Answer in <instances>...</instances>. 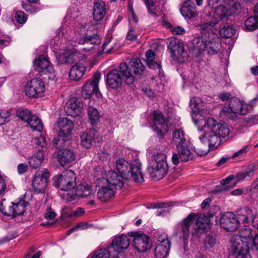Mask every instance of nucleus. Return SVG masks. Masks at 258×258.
I'll list each match as a JSON object with an SVG mask.
<instances>
[{"instance_id":"1","label":"nucleus","mask_w":258,"mask_h":258,"mask_svg":"<svg viewBox=\"0 0 258 258\" xmlns=\"http://www.w3.org/2000/svg\"><path fill=\"white\" fill-rule=\"evenodd\" d=\"M204 104L200 98L193 97L190 99L191 117L198 130L204 132L199 137L200 142L213 150L219 145L221 138L229 134L230 130L225 123L219 122L212 117L206 118L203 115Z\"/></svg>"},{"instance_id":"2","label":"nucleus","mask_w":258,"mask_h":258,"mask_svg":"<svg viewBox=\"0 0 258 258\" xmlns=\"http://www.w3.org/2000/svg\"><path fill=\"white\" fill-rule=\"evenodd\" d=\"M145 69L140 59L132 58L128 64L121 62L119 70H113L107 75V85L112 89H116L122 84L123 81L127 85H132L137 78H140Z\"/></svg>"},{"instance_id":"3","label":"nucleus","mask_w":258,"mask_h":258,"mask_svg":"<svg viewBox=\"0 0 258 258\" xmlns=\"http://www.w3.org/2000/svg\"><path fill=\"white\" fill-rule=\"evenodd\" d=\"M210 219L205 215H198L196 214H190L180 224L183 234V247L180 248L178 251L180 256L191 258L188 255L187 239L191 234L193 236L199 237L202 231L209 227Z\"/></svg>"},{"instance_id":"4","label":"nucleus","mask_w":258,"mask_h":258,"mask_svg":"<svg viewBox=\"0 0 258 258\" xmlns=\"http://www.w3.org/2000/svg\"><path fill=\"white\" fill-rule=\"evenodd\" d=\"M148 154V169L150 176L157 180L163 178L168 170L165 153L160 149L154 148L150 149Z\"/></svg>"},{"instance_id":"5","label":"nucleus","mask_w":258,"mask_h":258,"mask_svg":"<svg viewBox=\"0 0 258 258\" xmlns=\"http://www.w3.org/2000/svg\"><path fill=\"white\" fill-rule=\"evenodd\" d=\"M116 169L118 173L124 177V180L132 179L137 182L143 181L141 164L138 159L131 163L123 159H119L116 161Z\"/></svg>"},{"instance_id":"6","label":"nucleus","mask_w":258,"mask_h":258,"mask_svg":"<svg viewBox=\"0 0 258 258\" xmlns=\"http://www.w3.org/2000/svg\"><path fill=\"white\" fill-rule=\"evenodd\" d=\"M71 41L73 42V45H76L77 43L87 45L82 48L85 51H90L100 43V39L98 36L96 35L93 36L88 35L86 28L85 27H80L75 31Z\"/></svg>"},{"instance_id":"7","label":"nucleus","mask_w":258,"mask_h":258,"mask_svg":"<svg viewBox=\"0 0 258 258\" xmlns=\"http://www.w3.org/2000/svg\"><path fill=\"white\" fill-rule=\"evenodd\" d=\"M197 48L200 52L207 50L209 54H215L221 48L219 38L215 33H205L198 41Z\"/></svg>"},{"instance_id":"8","label":"nucleus","mask_w":258,"mask_h":258,"mask_svg":"<svg viewBox=\"0 0 258 258\" xmlns=\"http://www.w3.org/2000/svg\"><path fill=\"white\" fill-rule=\"evenodd\" d=\"M53 184L62 190H70L76 185V176L71 170H66L53 178Z\"/></svg>"},{"instance_id":"9","label":"nucleus","mask_w":258,"mask_h":258,"mask_svg":"<svg viewBox=\"0 0 258 258\" xmlns=\"http://www.w3.org/2000/svg\"><path fill=\"white\" fill-rule=\"evenodd\" d=\"M34 67L41 75H47L48 79L54 80L56 74L53 65L47 56L41 55L33 61Z\"/></svg>"},{"instance_id":"10","label":"nucleus","mask_w":258,"mask_h":258,"mask_svg":"<svg viewBox=\"0 0 258 258\" xmlns=\"http://www.w3.org/2000/svg\"><path fill=\"white\" fill-rule=\"evenodd\" d=\"M100 79V73L96 72L93 77L84 84L82 89V95L85 98H90L93 94L95 95L97 98L101 97V94L98 87Z\"/></svg>"},{"instance_id":"11","label":"nucleus","mask_w":258,"mask_h":258,"mask_svg":"<svg viewBox=\"0 0 258 258\" xmlns=\"http://www.w3.org/2000/svg\"><path fill=\"white\" fill-rule=\"evenodd\" d=\"M173 59L179 62H184L187 60L188 54L184 50L183 43L179 39H172L168 45Z\"/></svg>"},{"instance_id":"12","label":"nucleus","mask_w":258,"mask_h":258,"mask_svg":"<svg viewBox=\"0 0 258 258\" xmlns=\"http://www.w3.org/2000/svg\"><path fill=\"white\" fill-rule=\"evenodd\" d=\"M128 234L133 238V245L139 252H145L151 247L152 242L149 237L142 232H130Z\"/></svg>"},{"instance_id":"13","label":"nucleus","mask_w":258,"mask_h":258,"mask_svg":"<svg viewBox=\"0 0 258 258\" xmlns=\"http://www.w3.org/2000/svg\"><path fill=\"white\" fill-rule=\"evenodd\" d=\"M247 109V105L244 101L236 97H232L229 101V108H223L221 111V114L229 116L230 113L231 112L234 114L243 115L246 113Z\"/></svg>"},{"instance_id":"14","label":"nucleus","mask_w":258,"mask_h":258,"mask_svg":"<svg viewBox=\"0 0 258 258\" xmlns=\"http://www.w3.org/2000/svg\"><path fill=\"white\" fill-rule=\"evenodd\" d=\"M45 90L44 83L37 78L31 79L25 86L26 94L30 97L38 98L41 97Z\"/></svg>"},{"instance_id":"15","label":"nucleus","mask_w":258,"mask_h":258,"mask_svg":"<svg viewBox=\"0 0 258 258\" xmlns=\"http://www.w3.org/2000/svg\"><path fill=\"white\" fill-rule=\"evenodd\" d=\"M49 177V172L47 169L37 171L32 181V186L34 191L37 194L43 192L47 186Z\"/></svg>"},{"instance_id":"16","label":"nucleus","mask_w":258,"mask_h":258,"mask_svg":"<svg viewBox=\"0 0 258 258\" xmlns=\"http://www.w3.org/2000/svg\"><path fill=\"white\" fill-rule=\"evenodd\" d=\"M129 245L130 239L127 236L125 235H120L115 237L107 248L109 249H112L113 258H119L120 253L126 250Z\"/></svg>"},{"instance_id":"17","label":"nucleus","mask_w":258,"mask_h":258,"mask_svg":"<svg viewBox=\"0 0 258 258\" xmlns=\"http://www.w3.org/2000/svg\"><path fill=\"white\" fill-rule=\"evenodd\" d=\"M242 221L240 219L239 214L237 216L231 212H227L223 214L220 219V224L225 230L234 231L236 230Z\"/></svg>"},{"instance_id":"18","label":"nucleus","mask_w":258,"mask_h":258,"mask_svg":"<svg viewBox=\"0 0 258 258\" xmlns=\"http://www.w3.org/2000/svg\"><path fill=\"white\" fill-rule=\"evenodd\" d=\"M188 145H178L176 147L177 153H173L171 158L172 162L174 165H177L180 161L187 162L193 158L194 154Z\"/></svg>"},{"instance_id":"19","label":"nucleus","mask_w":258,"mask_h":258,"mask_svg":"<svg viewBox=\"0 0 258 258\" xmlns=\"http://www.w3.org/2000/svg\"><path fill=\"white\" fill-rule=\"evenodd\" d=\"M96 183L97 186L100 187L97 192V197L100 200L106 202L114 196V188L108 183L107 184L106 178H98Z\"/></svg>"},{"instance_id":"20","label":"nucleus","mask_w":258,"mask_h":258,"mask_svg":"<svg viewBox=\"0 0 258 258\" xmlns=\"http://www.w3.org/2000/svg\"><path fill=\"white\" fill-rule=\"evenodd\" d=\"M153 120L155 126H153L152 128L154 131L162 136L167 132L166 119L161 112L156 111L154 112Z\"/></svg>"},{"instance_id":"21","label":"nucleus","mask_w":258,"mask_h":258,"mask_svg":"<svg viewBox=\"0 0 258 258\" xmlns=\"http://www.w3.org/2000/svg\"><path fill=\"white\" fill-rule=\"evenodd\" d=\"M240 219L243 224L251 222L252 226L258 229V215H255L251 210L249 209H243L239 214Z\"/></svg>"},{"instance_id":"22","label":"nucleus","mask_w":258,"mask_h":258,"mask_svg":"<svg viewBox=\"0 0 258 258\" xmlns=\"http://www.w3.org/2000/svg\"><path fill=\"white\" fill-rule=\"evenodd\" d=\"M64 110L68 115L75 117L80 115L81 112V107L78 99L75 97L71 98L66 103Z\"/></svg>"},{"instance_id":"23","label":"nucleus","mask_w":258,"mask_h":258,"mask_svg":"<svg viewBox=\"0 0 258 258\" xmlns=\"http://www.w3.org/2000/svg\"><path fill=\"white\" fill-rule=\"evenodd\" d=\"M57 126L59 130V136L61 137L69 136L74 128L73 121L67 117L59 118Z\"/></svg>"},{"instance_id":"24","label":"nucleus","mask_w":258,"mask_h":258,"mask_svg":"<svg viewBox=\"0 0 258 258\" xmlns=\"http://www.w3.org/2000/svg\"><path fill=\"white\" fill-rule=\"evenodd\" d=\"M248 247V244L243 239H241L240 236L238 235L232 236L230 240L229 250L233 254H236L241 250H243V249H247Z\"/></svg>"},{"instance_id":"25","label":"nucleus","mask_w":258,"mask_h":258,"mask_svg":"<svg viewBox=\"0 0 258 258\" xmlns=\"http://www.w3.org/2000/svg\"><path fill=\"white\" fill-rule=\"evenodd\" d=\"M106 180L107 181V184L108 183L113 187L120 188L123 185L124 179L121 174L115 171L110 170L108 173Z\"/></svg>"},{"instance_id":"26","label":"nucleus","mask_w":258,"mask_h":258,"mask_svg":"<svg viewBox=\"0 0 258 258\" xmlns=\"http://www.w3.org/2000/svg\"><path fill=\"white\" fill-rule=\"evenodd\" d=\"M106 14V5L102 0H97L94 4L93 16L95 21L103 19Z\"/></svg>"},{"instance_id":"27","label":"nucleus","mask_w":258,"mask_h":258,"mask_svg":"<svg viewBox=\"0 0 258 258\" xmlns=\"http://www.w3.org/2000/svg\"><path fill=\"white\" fill-rule=\"evenodd\" d=\"M75 158L74 152L69 149H64L58 155V162L62 166H70L74 161Z\"/></svg>"},{"instance_id":"28","label":"nucleus","mask_w":258,"mask_h":258,"mask_svg":"<svg viewBox=\"0 0 258 258\" xmlns=\"http://www.w3.org/2000/svg\"><path fill=\"white\" fill-rule=\"evenodd\" d=\"M180 13L186 18L195 17L197 15V10L194 2L190 0L186 1L180 9Z\"/></svg>"},{"instance_id":"29","label":"nucleus","mask_w":258,"mask_h":258,"mask_svg":"<svg viewBox=\"0 0 258 258\" xmlns=\"http://www.w3.org/2000/svg\"><path fill=\"white\" fill-rule=\"evenodd\" d=\"M86 67L82 63H76L70 70L69 77L71 80L79 81L84 75Z\"/></svg>"},{"instance_id":"30","label":"nucleus","mask_w":258,"mask_h":258,"mask_svg":"<svg viewBox=\"0 0 258 258\" xmlns=\"http://www.w3.org/2000/svg\"><path fill=\"white\" fill-rule=\"evenodd\" d=\"M172 143L177 147L178 145L189 144L186 135L181 128L175 130L172 133Z\"/></svg>"},{"instance_id":"31","label":"nucleus","mask_w":258,"mask_h":258,"mask_svg":"<svg viewBox=\"0 0 258 258\" xmlns=\"http://www.w3.org/2000/svg\"><path fill=\"white\" fill-rule=\"evenodd\" d=\"M79 53L75 50H63L58 52L57 54L60 61L66 63H71L76 60L78 57Z\"/></svg>"},{"instance_id":"32","label":"nucleus","mask_w":258,"mask_h":258,"mask_svg":"<svg viewBox=\"0 0 258 258\" xmlns=\"http://www.w3.org/2000/svg\"><path fill=\"white\" fill-rule=\"evenodd\" d=\"M28 203L24 201H20L17 203H12V206H10L9 215L16 217L22 215L26 210Z\"/></svg>"},{"instance_id":"33","label":"nucleus","mask_w":258,"mask_h":258,"mask_svg":"<svg viewBox=\"0 0 258 258\" xmlns=\"http://www.w3.org/2000/svg\"><path fill=\"white\" fill-rule=\"evenodd\" d=\"M44 151L38 150V151L29 158L30 166L34 169L38 168L42 164L44 158Z\"/></svg>"},{"instance_id":"34","label":"nucleus","mask_w":258,"mask_h":258,"mask_svg":"<svg viewBox=\"0 0 258 258\" xmlns=\"http://www.w3.org/2000/svg\"><path fill=\"white\" fill-rule=\"evenodd\" d=\"M253 13L254 16L249 17L244 22L246 29L250 31L254 30L257 28L258 4L254 7Z\"/></svg>"},{"instance_id":"35","label":"nucleus","mask_w":258,"mask_h":258,"mask_svg":"<svg viewBox=\"0 0 258 258\" xmlns=\"http://www.w3.org/2000/svg\"><path fill=\"white\" fill-rule=\"evenodd\" d=\"M92 190L90 185L85 183L78 185L75 189V194L72 199L75 200L76 197H87L91 194Z\"/></svg>"},{"instance_id":"36","label":"nucleus","mask_w":258,"mask_h":258,"mask_svg":"<svg viewBox=\"0 0 258 258\" xmlns=\"http://www.w3.org/2000/svg\"><path fill=\"white\" fill-rule=\"evenodd\" d=\"M155 53L151 50H149L146 53V61L148 66L153 70H158L160 72L161 65L159 62L154 61Z\"/></svg>"},{"instance_id":"37","label":"nucleus","mask_w":258,"mask_h":258,"mask_svg":"<svg viewBox=\"0 0 258 258\" xmlns=\"http://www.w3.org/2000/svg\"><path fill=\"white\" fill-rule=\"evenodd\" d=\"M231 14L229 12L227 8L224 6H219L216 8L214 12L215 19H219L222 21L227 19L228 17Z\"/></svg>"},{"instance_id":"38","label":"nucleus","mask_w":258,"mask_h":258,"mask_svg":"<svg viewBox=\"0 0 258 258\" xmlns=\"http://www.w3.org/2000/svg\"><path fill=\"white\" fill-rule=\"evenodd\" d=\"M93 131L84 132L81 135V144L85 148H88L91 147L93 142Z\"/></svg>"},{"instance_id":"39","label":"nucleus","mask_w":258,"mask_h":258,"mask_svg":"<svg viewBox=\"0 0 258 258\" xmlns=\"http://www.w3.org/2000/svg\"><path fill=\"white\" fill-rule=\"evenodd\" d=\"M255 170L254 166L253 165L249 166L244 171L238 173L234 176V179L236 182L244 180L246 177H249L252 176Z\"/></svg>"},{"instance_id":"40","label":"nucleus","mask_w":258,"mask_h":258,"mask_svg":"<svg viewBox=\"0 0 258 258\" xmlns=\"http://www.w3.org/2000/svg\"><path fill=\"white\" fill-rule=\"evenodd\" d=\"M28 123L31 129L34 131L41 132L42 131L43 125L41 120L36 116L33 115Z\"/></svg>"},{"instance_id":"41","label":"nucleus","mask_w":258,"mask_h":258,"mask_svg":"<svg viewBox=\"0 0 258 258\" xmlns=\"http://www.w3.org/2000/svg\"><path fill=\"white\" fill-rule=\"evenodd\" d=\"M141 32L139 28L132 27L127 32L126 38L131 42H136L139 43V36L141 35Z\"/></svg>"},{"instance_id":"42","label":"nucleus","mask_w":258,"mask_h":258,"mask_svg":"<svg viewBox=\"0 0 258 258\" xmlns=\"http://www.w3.org/2000/svg\"><path fill=\"white\" fill-rule=\"evenodd\" d=\"M253 235L252 233V231L250 228H246L244 229L241 230L239 232V235L241 238L243 239L246 243L248 244H251L252 243V241L254 239Z\"/></svg>"},{"instance_id":"43","label":"nucleus","mask_w":258,"mask_h":258,"mask_svg":"<svg viewBox=\"0 0 258 258\" xmlns=\"http://www.w3.org/2000/svg\"><path fill=\"white\" fill-rule=\"evenodd\" d=\"M88 114L91 121V123L93 125L95 124L98 121L100 116L97 109L93 106L89 107Z\"/></svg>"},{"instance_id":"44","label":"nucleus","mask_w":258,"mask_h":258,"mask_svg":"<svg viewBox=\"0 0 258 258\" xmlns=\"http://www.w3.org/2000/svg\"><path fill=\"white\" fill-rule=\"evenodd\" d=\"M145 1L150 14L154 17L159 16L160 10H157L155 6L156 0Z\"/></svg>"},{"instance_id":"45","label":"nucleus","mask_w":258,"mask_h":258,"mask_svg":"<svg viewBox=\"0 0 258 258\" xmlns=\"http://www.w3.org/2000/svg\"><path fill=\"white\" fill-rule=\"evenodd\" d=\"M235 33L232 26H224L220 30V35L222 37L227 38L232 37Z\"/></svg>"},{"instance_id":"46","label":"nucleus","mask_w":258,"mask_h":258,"mask_svg":"<svg viewBox=\"0 0 258 258\" xmlns=\"http://www.w3.org/2000/svg\"><path fill=\"white\" fill-rule=\"evenodd\" d=\"M16 114L22 120L26 121L27 122L31 116L33 115L31 114V112L28 109L22 108L17 109Z\"/></svg>"},{"instance_id":"47","label":"nucleus","mask_w":258,"mask_h":258,"mask_svg":"<svg viewBox=\"0 0 258 258\" xmlns=\"http://www.w3.org/2000/svg\"><path fill=\"white\" fill-rule=\"evenodd\" d=\"M169 248L160 245H156L155 248V255L157 258H164L168 253Z\"/></svg>"},{"instance_id":"48","label":"nucleus","mask_w":258,"mask_h":258,"mask_svg":"<svg viewBox=\"0 0 258 258\" xmlns=\"http://www.w3.org/2000/svg\"><path fill=\"white\" fill-rule=\"evenodd\" d=\"M112 252L111 250L108 251L106 249L102 248L96 251L91 258H109L110 255L112 256Z\"/></svg>"},{"instance_id":"49","label":"nucleus","mask_w":258,"mask_h":258,"mask_svg":"<svg viewBox=\"0 0 258 258\" xmlns=\"http://www.w3.org/2000/svg\"><path fill=\"white\" fill-rule=\"evenodd\" d=\"M159 245L165 246V247H167V248H170L171 243L168 236L166 234H162L158 237L156 245Z\"/></svg>"},{"instance_id":"50","label":"nucleus","mask_w":258,"mask_h":258,"mask_svg":"<svg viewBox=\"0 0 258 258\" xmlns=\"http://www.w3.org/2000/svg\"><path fill=\"white\" fill-rule=\"evenodd\" d=\"M216 243L215 236L213 234H208L204 240V245L206 248H211L214 246Z\"/></svg>"},{"instance_id":"51","label":"nucleus","mask_w":258,"mask_h":258,"mask_svg":"<svg viewBox=\"0 0 258 258\" xmlns=\"http://www.w3.org/2000/svg\"><path fill=\"white\" fill-rule=\"evenodd\" d=\"M79 11L76 7H72L68 10L65 18L66 20H74L79 17Z\"/></svg>"},{"instance_id":"52","label":"nucleus","mask_w":258,"mask_h":258,"mask_svg":"<svg viewBox=\"0 0 258 258\" xmlns=\"http://www.w3.org/2000/svg\"><path fill=\"white\" fill-rule=\"evenodd\" d=\"M165 26L169 28L172 33L175 35H181L185 33V29L181 26L173 27L170 23L166 22H163Z\"/></svg>"},{"instance_id":"53","label":"nucleus","mask_w":258,"mask_h":258,"mask_svg":"<svg viewBox=\"0 0 258 258\" xmlns=\"http://www.w3.org/2000/svg\"><path fill=\"white\" fill-rule=\"evenodd\" d=\"M234 179V176L233 175H230V176L227 177L226 178L221 180V185L220 186V187H219V186H217V189L214 191V192L216 193V192L221 191L222 190H225L226 188L224 187V185L230 183V182Z\"/></svg>"},{"instance_id":"54","label":"nucleus","mask_w":258,"mask_h":258,"mask_svg":"<svg viewBox=\"0 0 258 258\" xmlns=\"http://www.w3.org/2000/svg\"><path fill=\"white\" fill-rule=\"evenodd\" d=\"M11 113L6 110H0V125H3L10 120Z\"/></svg>"},{"instance_id":"55","label":"nucleus","mask_w":258,"mask_h":258,"mask_svg":"<svg viewBox=\"0 0 258 258\" xmlns=\"http://www.w3.org/2000/svg\"><path fill=\"white\" fill-rule=\"evenodd\" d=\"M216 24V22H214L213 21H210L207 23H204L201 25V28L202 29H204V31L203 32V35L205 33L207 32H210L209 31L212 29V28L215 26V25Z\"/></svg>"},{"instance_id":"56","label":"nucleus","mask_w":258,"mask_h":258,"mask_svg":"<svg viewBox=\"0 0 258 258\" xmlns=\"http://www.w3.org/2000/svg\"><path fill=\"white\" fill-rule=\"evenodd\" d=\"M34 141L36 144L40 146L41 149H39V150H44L45 152L46 150V143L44 137L42 136H40V137L35 138Z\"/></svg>"},{"instance_id":"57","label":"nucleus","mask_w":258,"mask_h":258,"mask_svg":"<svg viewBox=\"0 0 258 258\" xmlns=\"http://www.w3.org/2000/svg\"><path fill=\"white\" fill-rule=\"evenodd\" d=\"M15 18L18 23L20 24H24L27 21V17L25 13L21 11H18L16 13Z\"/></svg>"},{"instance_id":"58","label":"nucleus","mask_w":258,"mask_h":258,"mask_svg":"<svg viewBox=\"0 0 258 258\" xmlns=\"http://www.w3.org/2000/svg\"><path fill=\"white\" fill-rule=\"evenodd\" d=\"M143 91L145 93V94L149 98H153L155 96L157 95V92L155 91L152 90L150 87L148 86H144L143 88Z\"/></svg>"},{"instance_id":"59","label":"nucleus","mask_w":258,"mask_h":258,"mask_svg":"<svg viewBox=\"0 0 258 258\" xmlns=\"http://www.w3.org/2000/svg\"><path fill=\"white\" fill-rule=\"evenodd\" d=\"M128 18H129V22L131 23L132 22L137 23L138 22V20L135 16L134 12L133 11L132 6L131 4H129L128 7Z\"/></svg>"},{"instance_id":"60","label":"nucleus","mask_w":258,"mask_h":258,"mask_svg":"<svg viewBox=\"0 0 258 258\" xmlns=\"http://www.w3.org/2000/svg\"><path fill=\"white\" fill-rule=\"evenodd\" d=\"M247 146H245L237 152H235L233 155L232 158L238 157L239 158L244 157L247 154Z\"/></svg>"},{"instance_id":"61","label":"nucleus","mask_w":258,"mask_h":258,"mask_svg":"<svg viewBox=\"0 0 258 258\" xmlns=\"http://www.w3.org/2000/svg\"><path fill=\"white\" fill-rule=\"evenodd\" d=\"M87 224L86 223H80L76 225L75 227L72 228L69 230L67 233L68 235H70L71 233L74 232L75 230L78 229L83 230L86 228Z\"/></svg>"},{"instance_id":"62","label":"nucleus","mask_w":258,"mask_h":258,"mask_svg":"<svg viewBox=\"0 0 258 258\" xmlns=\"http://www.w3.org/2000/svg\"><path fill=\"white\" fill-rule=\"evenodd\" d=\"M236 258H251L249 252L248 247L247 249H243L239 252L236 253Z\"/></svg>"},{"instance_id":"63","label":"nucleus","mask_w":258,"mask_h":258,"mask_svg":"<svg viewBox=\"0 0 258 258\" xmlns=\"http://www.w3.org/2000/svg\"><path fill=\"white\" fill-rule=\"evenodd\" d=\"M110 42H111V40L108 39V40H107L103 43V44L102 45V52L101 53L99 52V55H100L103 53H108V52H110V51L111 49V46H109Z\"/></svg>"},{"instance_id":"64","label":"nucleus","mask_w":258,"mask_h":258,"mask_svg":"<svg viewBox=\"0 0 258 258\" xmlns=\"http://www.w3.org/2000/svg\"><path fill=\"white\" fill-rule=\"evenodd\" d=\"M28 169V166L25 163H20L17 166V171L19 174H24Z\"/></svg>"}]
</instances>
